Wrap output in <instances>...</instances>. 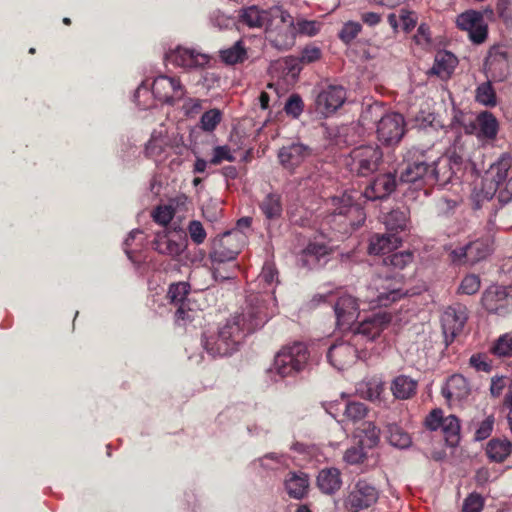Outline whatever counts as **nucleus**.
Returning a JSON list of instances; mask_svg holds the SVG:
<instances>
[{
	"label": "nucleus",
	"mask_w": 512,
	"mask_h": 512,
	"mask_svg": "<svg viewBox=\"0 0 512 512\" xmlns=\"http://www.w3.org/2000/svg\"><path fill=\"white\" fill-rule=\"evenodd\" d=\"M152 93L159 101L173 105L184 98L186 90L178 78L160 75L152 83Z\"/></svg>",
	"instance_id": "obj_15"
},
{
	"label": "nucleus",
	"mask_w": 512,
	"mask_h": 512,
	"mask_svg": "<svg viewBox=\"0 0 512 512\" xmlns=\"http://www.w3.org/2000/svg\"><path fill=\"white\" fill-rule=\"evenodd\" d=\"M492 353L499 357H506L512 354V334L506 333L500 336L494 343Z\"/></svg>",
	"instance_id": "obj_49"
},
{
	"label": "nucleus",
	"mask_w": 512,
	"mask_h": 512,
	"mask_svg": "<svg viewBox=\"0 0 512 512\" xmlns=\"http://www.w3.org/2000/svg\"><path fill=\"white\" fill-rule=\"evenodd\" d=\"M408 210L405 207L391 210L384 216V224L389 233L402 231L407 227Z\"/></svg>",
	"instance_id": "obj_35"
},
{
	"label": "nucleus",
	"mask_w": 512,
	"mask_h": 512,
	"mask_svg": "<svg viewBox=\"0 0 512 512\" xmlns=\"http://www.w3.org/2000/svg\"><path fill=\"white\" fill-rule=\"evenodd\" d=\"M189 236L193 243L196 245L202 244L207 236L203 224L198 220H192L187 227Z\"/></svg>",
	"instance_id": "obj_54"
},
{
	"label": "nucleus",
	"mask_w": 512,
	"mask_h": 512,
	"mask_svg": "<svg viewBox=\"0 0 512 512\" xmlns=\"http://www.w3.org/2000/svg\"><path fill=\"white\" fill-rule=\"evenodd\" d=\"M163 151V141L152 136L146 145V153L150 156H158Z\"/></svg>",
	"instance_id": "obj_63"
},
{
	"label": "nucleus",
	"mask_w": 512,
	"mask_h": 512,
	"mask_svg": "<svg viewBox=\"0 0 512 512\" xmlns=\"http://www.w3.org/2000/svg\"><path fill=\"white\" fill-rule=\"evenodd\" d=\"M402 279L390 275H377L372 278L368 291L370 295L366 301L373 306H388L401 299L406 291L402 287Z\"/></svg>",
	"instance_id": "obj_6"
},
{
	"label": "nucleus",
	"mask_w": 512,
	"mask_h": 512,
	"mask_svg": "<svg viewBox=\"0 0 512 512\" xmlns=\"http://www.w3.org/2000/svg\"><path fill=\"white\" fill-rule=\"evenodd\" d=\"M512 444L507 439H492L486 447L488 458L494 462H503L511 453Z\"/></svg>",
	"instance_id": "obj_34"
},
{
	"label": "nucleus",
	"mask_w": 512,
	"mask_h": 512,
	"mask_svg": "<svg viewBox=\"0 0 512 512\" xmlns=\"http://www.w3.org/2000/svg\"><path fill=\"white\" fill-rule=\"evenodd\" d=\"M457 27L468 32L469 39L475 44L483 43L488 35V27L481 12L467 10L456 18Z\"/></svg>",
	"instance_id": "obj_16"
},
{
	"label": "nucleus",
	"mask_w": 512,
	"mask_h": 512,
	"mask_svg": "<svg viewBox=\"0 0 512 512\" xmlns=\"http://www.w3.org/2000/svg\"><path fill=\"white\" fill-rule=\"evenodd\" d=\"M387 438L389 443L397 448L405 449L411 445L410 435L396 423L387 425Z\"/></svg>",
	"instance_id": "obj_40"
},
{
	"label": "nucleus",
	"mask_w": 512,
	"mask_h": 512,
	"mask_svg": "<svg viewBox=\"0 0 512 512\" xmlns=\"http://www.w3.org/2000/svg\"><path fill=\"white\" fill-rule=\"evenodd\" d=\"M361 434L360 443L369 448L376 446L380 439V430L373 422H363L362 427L358 429Z\"/></svg>",
	"instance_id": "obj_42"
},
{
	"label": "nucleus",
	"mask_w": 512,
	"mask_h": 512,
	"mask_svg": "<svg viewBox=\"0 0 512 512\" xmlns=\"http://www.w3.org/2000/svg\"><path fill=\"white\" fill-rule=\"evenodd\" d=\"M457 63V58L451 52L439 51L430 72L441 79H447L453 73Z\"/></svg>",
	"instance_id": "obj_30"
},
{
	"label": "nucleus",
	"mask_w": 512,
	"mask_h": 512,
	"mask_svg": "<svg viewBox=\"0 0 512 512\" xmlns=\"http://www.w3.org/2000/svg\"><path fill=\"white\" fill-rule=\"evenodd\" d=\"M491 251V241L488 238H480L452 250L450 257L454 263L473 265L485 259Z\"/></svg>",
	"instance_id": "obj_13"
},
{
	"label": "nucleus",
	"mask_w": 512,
	"mask_h": 512,
	"mask_svg": "<svg viewBox=\"0 0 512 512\" xmlns=\"http://www.w3.org/2000/svg\"><path fill=\"white\" fill-rule=\"evenodd\" d=\"M270 295L251 294L240 314H235L222 324L217 332L204 333L202 346L212 357L229 356L239 349L244 338L260 329L275 313Z\"/></svg>",
	"instance_id": "obj_1"
},
{
	"label": "nucleus",
	"mask_w": 512,
	"mask_h": 512,
	"mask_svg": "<svg viewBox=\"0 0 512 512\" xmlns=\"http://www.w3.org/2000/svg\"><path fill=\"white\" fill-rule=\"evenodd\" d=\"M397 182L395 175L385 173L378 175L365 191L356 190L345 191L340 196H334L330 199L331 206L334 207L332 219L335 222V229L345 233L358 228L365 220V213L358 202L361 197L368 200H377L388 197L396 188Z\"/></svg>",
	"instance_id": "obj_2"
},
{
	"label": "nucleus",
	"mask_w": 512,
	"mask_h": 512,
	"mask_svg": "<svg viewBox=\"0 0 512 512\" xmlns=\"http://www.w3.org/2000/svg\"><path fill=\"white\" fill-rule=\"evenodd\" d=\"M321 56L322 51L318 46L307 45L302 49L299 61L302 64H311L318 61Z\"/></svg>",
	"instance_id": "obj_59"
},
{
	"label": "nucleus",
	"mask_w": 512,
	"mask_h": 512,
	"mask_svg": "<svg viewBox=\"0 0 512 512\" xmlns=\"http://www.w3.org/2000/svg\"><path fill=\"white\" fill-rule=\"evenodd\" d=\"M460 428V420L455 415L444 417L441 431L450 446H455L459 442Z\"/></svg>",
	"instance_id": "obj_39"
},
{
	"label": "nucleus",
	"mask_w": 512,
	"mask_h": 512,
	"mask_svg": "<svg viewBox=\"0 0 512 512\" xmlns=\"http://www.w3.org/2000/svg\"><path fill=\"white\" fill-rule=\"evenodd\" d=\"M467 320L468 310L465 305L455 303L445 309L441 317V323L447 342H452L463 331Z\"/></svg>",
	"instance_id": "obj_17"
},
{
	"label": "nucleus",
	"mask_w": 512,
	"mask_h": 512,
	"mask_svg": "<svg viewBox=\"0 0 512 512\" xmlns=\"http://www.w3.org/2000/svg\"><path fill=\"white\" fill-rule=\"evenodd\" d=\"M258 461L266 469H277L287 464V457L284 454L268 453Z\"/></svg>",
	"instance_id": "obj_56"
},
{
	"label": "nucleus",
	"mask_w": 512,
	"mask_h": 512,
	"mask_svg": "<svg viewBox=\"0 0 512 512\" xmlns=\"http://www.w3.org/2000/svg\"><path fill=\"white\" fill-rule=\"evenodd\" d=\"M494 422L495 418L492 414L486 415L481 420L473 419L469 426L470 428H474L475 430L474 439L476 441H482L487 439L493 431Z\"/></svg>",
	"instance_id": "obj_41"
},
{
	"label": "nucleus",
	"mask_w": 512,
	"mask_h": 512,
	"mask_svg": "<svg viewBox=\"0 0 512 512\" xmlns=\"http://www.w3.org/2000/svg\"><path fill=\"white\" fill-rule=\"evenodd\" d=\"M152 244L158 253L173 258L181 255L186 249V239L180 233L166 230L157 232Z\"/></svg>",
	"instance_id": "obj_20"
},
{
	"label": "nucleus",
	"mask_w": 512,
	"mask_h": 512,
	"mask_svg": "<svg viewBox=\"0 0 512 512\" xmlns=\"http://www.w3.org/2000/svg\"><path fill=\"white\" fill-rule=\"evenodd\" d=\"M309 488L308 475L303 472H290L285 480V489L290 497L303 498Z\"/></svg>",
	"instance_id": "obj_31"
},
{
	"label": "nucleus",
	"mask_w": 512,
	"mask_h": 512,
	"mask_svg": "<svg viewBox=\"0 0 512 512\" xmlns=\"http://www.w3.org/2000/svg\"><path fill=\"white\" fill-rule=\"evenodd\" d=\"M345 100V89L340 85H331L318 95L316 104L323 114L328 115L340 108Z\"/></svg>",
	"instance_id": "obj_23"
},
{
	"label": "nucleus",
	"mask_w": 512,
	"mask_h": 512,
	"mask_svg": "<svg viewBox=\"0 0 512 512\" xmlns=\"http://www.w3.org/2000/svg\"><path fill=\"white\" fill-rule=\"evenodd\" d=\"M512 167L510 153H502L500 157L490 165L483 177V193L485 197L492 198L496 191L506 183L509 171Z\"/></svg>",
	"instance_id": "obj_11"
},
{
	"label": "nucleus",
	"mask_w": 512,
	"mask_h": 512,
	"mask_svg": "<svg viewBox=\"0 0 512 512\" xmlns=\"http://www.w3.org/2000/svg\"><path fill=\"white\" fill-rule=\"evenodd\" d=\"M400 244L401 238L396 233L374 234L370 237L368 252L374 255L386 254Z\"/></svg>",
	"instance_id": "obj_28"
},
{
	"label": "nucleus",
	"mask_w": 512,
	"mask_h": 512,
	"mask_svg": "<svg viewBox=\"0 0 512 512\" xmlns=\"http://www.w3.org/2000/svg\"><path fill=\"white\" fill-rule=\"evenodd\" d=\"M332 252V248L324 239H314L308 243L302 252L300 261L302 266L312 269L316 267L321 259Z\"/></svg>",
	"instance_id": "obj_24"
},
{
	"label": "nucleus",
	"mask_w": 512,
	"mask_h": 512,
	"mask_svg": "<svg viewBox=\"0 0 512 512\" xmlns=\"http://www.w3.org/2000/svg\"><path fill=\"white\" fill-rule=\"evenodd\" d=\"M309 148L301 143H292L279 150L278 158L286 169H294L309 156Z\"/></svg>",
	"instance_id": "obj_26"
},
{
	"label": "nucleus",
	"mask_w": 512,
	"mask_h": 512,
	"mask_svg": "<svg viewBox=\"0 0 512 512\" xmlns=\"http://www.w3.org/2000/svg\"><path fill=\"white\" fill-rule=\"evenodd\" d=\"M304 109L302 98L298 94H292L286 101L284 111L288 116L298 118Z\"/></svg>",
	"instance_id": "obj_51"
},
{
	"label": "nucleus",
	"mask_w": 512,
	"mask_h": 512,
	"mask_svg": "<svg viewBox=\"0 0 512 512\" xmlns=\"http://www.w3.org/2000/svg\"><path fill=\"white\" fill-rule=\"evenodd\" d=\"M275 7L263 9L257 5L245 6L239 9L237 24L241 28L250 30H266L270 22L274 21Z\"/></svg>",
	"instance_id": "obj_14"
},
{
	"label": "nucleus",
	"mask_w": 512,
	"mask_h": 512,
	"mask_svg": "<svg viewBox=\"0 0 512 512\" xmlns=\"http://www.w3.org/2000/svg\"><path fill=\"white\" fill-rule=\"evenodd\" d=\"M258 279L269 286H271L273 283H278V271L274 263L266 262L263 265L262 271Z\"/></svg>",
	"instance_id": "obj_60"
},
{
	"label": "nucleus",
	"mask_w": 512,
	"mask_h": 512,
	"mask_svg": "<svg viewBox=\"0 0 512 512\" xmlns=\"http://www.w3.org/2000/svg\"><path fill=\"white\" fill-rule=\"evenodd\" d=\"M221 60L228 65L243 63L247 58V50L241 40L233 46L220 51Z\"/></svg>",
	"instance_id": "obj_37"
},
{
	"label": "nucleus",
	"mask_w": 512,
	"mask_h": 512,
	"mask_svg": "<svg viewBox=\"0 0 512 512\" xmlns=\"http://www.w3.org/2000/svg\"><path fill=\"white\" fill-rule=\"evenodd\" d=\"M360 443L357 446L348 448L343 456V460L349 465H356L362 463L366 458V453Z\"/></svg>",
	"instance_id": "obj_55"
},
{
	"label": "nucleus",
	"mask_w": 512,
	"mask_h": 512,
	"mask_svg": "<svg viewBox=\"0 0 512 512\" xmlns=\"http://www.w3.org/2000/svg\"><path fill=\"white\" fill-rule=\"evenodd\" d=\"M174 216V209L169 206H158L152 213L154 221L160 225L166 226Z\"/></svg>",
	"instance_id": "obj_57"
},
{
	"label": "nucleus",
	"mask_w": 512,
	"mask_h": 512,
	"mask_svg": "<svg viewBox=\"0 0 512 512\" xmlns=\"http://www.w3.org/2000/svg\"><path fill=\"white\" fill-rule=\"evenodd\" d=\"M309 351L305 343L294 342L284 346L275 356L273 371L280 377L294 376L304 370Z\"/></svg>",
	"instance_id": "obj_5"
},
{
	"label": "nucleus",
	"mask_w": 512,
	"mask_h": 512,
	"mask_svg": "<svg viewBox=\"0 0 512 512\" xmlns=\"http://www.w3.org/2000/svg\"><path fill=\"white\" fill-rule=\"evenodd\" d=\"M362 26L358 22L345 23L339 32V38L346 44L351 43L360 33Z\"/></svg>",
	"instance_id": "obj_52"
},
{
	"label": "nucleus",
	"mask_w": 512,
	"mask_h": 512,
	"mask_svg": "<svg viewBox=\"0 0 512 512\" xmlns=\"http://www.w3.org/2000/svg\"><path fill=\"white\" fill-rule=\"evenodd\" d=\"M400 20L402 22L403 29L407 32L411 31L416 25V18L414 14L408 11H401Z\"/></svg>",
	"instance_id": "obj_64"
},
{
	"label": "nucleus",
	"mask_w": 512,
	"mask_h": 512,
	"mask_svg": "<svg viewBox=\"0 0 512 512\" xmlns=\"http://www.w3.org/2000/svg\"><path fill=\"white\" fill-rule=\"evenodd\" d=\"M493 80L487 79L486 82L479 84L475 90V101L486 107H495L497 105L496 91L492 86Z\"/></svg>",
	"instance_id": "obj_38"
},
{
	"label": "nucleus",
	"mask_w": 512,
	"mask_h": 512,
	"mask_svg": "<svg viewBox=\"0 0 512 512\" xmlns=\"http://www.w3.org/2000/svg\"><path fill=\"white\" fill-rule=\"evenodd\" d=\"M414 256L409 251H401L393 253L384 258L383 263L385 266H391L394 269H403L413 262Z\"/></svg>",
	"instance_id": "obj_45"
},
{
	"label": "nucleus",
	"mask_w": 512,
	"mask_h": 512,
	"mask_svg": "<svg viewBox=\"0 0 512 512\" xmlns=\"http://www.w3.org/2000/svg\"><path fill=\"white\" fill-rule=\"evenodd\" d=\"M391 316L387 313H377L363 320L352 335V341L359 344L360 340L373 341L387 327Z\"/></svg>",
	"instance_id": "obj_19"
},
{
	"label": "nucleus",
	"mask_w": 512,
	"mask_h": 512,
	"mask_svg": "<svg viewBox=\"0 0 512 512\" xmlns=\"http://www.w3.org/2000/svg\"><path fill=\"white\" fill-rule=\"evenodd\" d=\"M238 266L236 264H232L229 268H224L222 265H214L212 264V275L215 281H225L234 278L235 272Z\"/></svg>",
	"instance_id": "obj_58"
},
{
	"label": "nucleus",
	"mask_w": 512,
	"mask_h": 512,
	"mask_svg": "<svg viewBox=\"0 0 512 512\" xmlns=\"http://www.w3.org/2000/svg\"><path fill=\"white\" fill-rule=\"evenodd\" d=\"M322 24L316 20H306L299 18L293 20V30L296 35L312 37L318 34L321 30Z\"/></svg>",
	"instance_id": "obj_43"
},
{
	"label": "nucleus",
	"mask_w": 512,
	"mask_h": 512,
	"mask_svg": "<svg viewBox=\"0 0 512 512\" xmlns=\"http://www.w3.org/2000/svg\"><path fill=\"white\" fill-rule=\"evenodd\" d=\"M368 409L365 404L361 402H348L345 406L344 416L347 420L354 423L361 421L367 415Z\"/></svg>",
	"instance_id": "obj_47"
},
{
	"label": "nucleus",
	"mask_w": 512,
	"mask_h": 512,
	"mask_svg": "<svg viewBox=\"0 0 512 512\" xmlns=\"http://www.w3.org/2000/svg\"><path fill=\"white\" fill-rule=\"evenodd\" d=\"M418 383L407 375H398L392 381L390 390L395 399L408 400L417 392Z\"/></svg>",
	"instance_id": "obj_29"
},
{
	"label": "nucleus",
	"mask_w": 512,
	"mask_h": 512,
	"mask_svg": "<svg viewBox=\"0 0 512 512\" xmlns=\"http://www.w3.org/2000/svg\"><path fill=\"white\" fill-rule=\"evenodd\" d=\"M166 60L184 69L203 68L209 63V57L206 54L183 46H177L166 53Z\"/></svg>",
	"instance_id": "obj_18"
},
{
	"label": "nucleus",
	"mask_w": 512,
	"mask_h": 512,
	"mask_svg": "<svg viewBox=\"0 0 512 512\" xmlns=\"http://www.w3.org/2000/svg\"><path fill=\"white\" fill-rule=\"evenodd\" d=\"M363 126L376 125L377 139L383 145H395L400 142L405 134L404 117L396 112L387 111L381 102L367 105L360 116Z\"/></svg>",
	"instance_id": "obj_3"
},
{
	"label": "nucleus",
	"mask_w": 512,
	"mask_h": 512,
	"mask_svg": "<svg viewBox=\"0 0 512 512\" xmlns=\"http://www.w3.org/2000/svg\"><path fill=\"white\" fill-rule=\"evenodd\" d=\"M486 78L502 82L509 75V51L503 45L490 48L484 63Z\"/></svg>",
	"instance_id": "obj_12"
},
{
	"label": "nucleus",
	"mask_w": 512,
	"mask_h": 512,
	"mask_svg": "<svg viewBox=\"0 0 512 512\" xmlns=\"http://www.w3.org/2000/svg\"><path fill=\"white\" fill-rule=\"evenodd\" d=\"M382 160L383 152L378 145H361L350 152L345 165L352 174L366 177L378 170Z\"/></svg>",
	"instance_id": "obj_7"
},
{
	"label": "nucleus",
	"mask_w": 512,
	"mask_h": 512,
	"mask_svg": "<svg viewBox=\"0 0 512 512\" xmlns=\"http://www.w3.org/2000/svg\"><path fill=\"white\" fill-rule=\"evenodd\" d=\"M379 496L380 491L373 483L359 479L350 487L344 504L349 512H360L373 507Z\"/></svg>",
	"instance_id": "obj_9"
},
{
	"label": "nucleus",
	"mask_w": 512,
	"mask_h": 512,
	"mask_svg": "<svg viewBox=\"0 0 512 512\" xmlns=\"http://www.w3.org/2000/svg\"><path fill=\"white\" fill-rule=\"evenodd\" d=\"M478 135L486 139H494L498 132V122L495 116L488 112H482L477 116Z\"/></svg>",
	"instance_id": "obj_36"
},
{
	"label": "nucleus",
	"mask_w": 512,
	"mask_h": 512,
	"mask_svg": "<svg viewBox=\"0 0 512 512\" xmlns=\"http://www.w3.org/2000/svg\"><path fill=\"white\" fill-rule=\"evenodd\" d=\"M443 419V411L439 408L433 409L425 418V427L430 431H437L441 429Z\"/></svg>",
	"instance_id": "obj_61"
},
{
	"label": "nucleus",
	"mask_w": 512,
	"mask_h": 512,
	"mask_svg": "<svg viewBox=\"0 0 512 512\" xmlns=\"http://www.w3.org/2000/svg\"><path fill=\"white\" fill-rule=\"evenodd\" d=\"M279 20L273 27L270 22L265 30L266 40L278 51H287L295 44V31L293 30V17L279 7H275L274 20Z\"/></svg>",
	"instance_id": "obj_8"
},
{
	"label": "nucleus",
	"mask_w": 512,
	"mask_h": 512,
	"mask_svg": "<svg viewBox=\"0 0 512 512\" xmlns=\"http://www.w3.org/2000/svg\"><path fill=\"white\" fill-rule=\"evenodd\" d=\"M190 285L187 282H178L171 284L168 290L167 297L170 301L176 305L184 303L188 293Z\"/></svg>",
	"instance_id": "obj_48"
},
{
	"label": "nucleus",
	"mask_w": 512,
	"mask_h": 512,
	"mask_svg": "<svg viewBox=\"0 0 512 512\" xmlns=\"http://www.w3.org/2000/svg\"><path fill=\"white\" fill-rule=\"evenodd\" d=\"M259 209L267 220L279 219L282 215L283 206L281 195L270 192L259 202Z\"/></svg>",
	"instance_id": "obj_33"
},
{
	"label": "nucleus",
	"mask_w": 512,
	"mask_h": 512,
	"mask_svg": "<svg viewBox=\"0 0 512 512\" xmlns=\"http://www.w3.org/2000/svg\"><path fill=\"white\" fill-rule=\"evenodd\" d=\"M356 345L357 344L352 340L349 342L341 341L333 344L327 352L328 361L338 370L352 365L358 357V350L355 347Z\"/></svg>",
	"instance_id": "obj_21"
},
{
	"label": "nucleus",
	"mask_w": 512,
	"mask_h": 512,
	"mask_svg": "<svg viewBox=\"0 0 512 512\" xmlns=\"http://www.w3.org/2000/svg\"><path fill=\"white\" fill-rule=\"evenodd\" d=\"M483 499L479 494H470L463 503V512H481Z\"/></svg>",
	"instance_id": "obj_62"
},
{
	"label": "nucleus",
	"mask_w": 512,
	"mask_h": 512,
	"mask_svg": "<svg viewBox=\"0 0 512 512\" xmlns=\"http://www.w3.org/2000/svg\"><path fill=\"white\" fill-rule=\"evenodd\" d=\"M319 489L326 494H334L342 485L341 473L337 468L322 469L317 477Z\"/></svg>",
	"instance_id": "obj_32"
},
{
	"label": "nucleus",
	"mask_w": 512,
	"mask_h": 512,
	"mask_svg": "<svg viewBox=\"0 0 512 512\" xmlns=\"http://www.w3.org/2000/svg\"><path fill=\"white\" fill-rule=\"evenodd\" d=\"M480 289V279L477 275L470 274L463 278L458 292L465 295H473Z\"/></svg>",
	"instance_id": "obj_53"
},
{
	"label": "nucleus",
	"mask_w": 512,
	"mask_h": 512,
	"mask_svg": "<svg viewBox=\"0 0 512 512\" xmlns=\"http://www.w3.org/2000/svg\"><path fill=\"white\" fill-rule=\"evenodd\" d=\"M362 386L360 388L361 395L370 401L380 400L385 390L384 383L379 379H371L363 383Z\"/></svg>",
	"instance_id": "obj_44"
},
{
	"label": "nucleus",
	"mask_w": 512,
	"mask_h": 512,
	"mask_svg": "<svg viewBox=\"0 0 512 512\" xmlns=\"http://www.w3.org/2000/svg\"><path fill=\"white\" fill-rule=\"evenodd\" d=\"M470 393L471 388L468 381L460 374L452 375L442 389L443 396L454 403L467 399Z\"/></svg>",
	"instance_id": "obj_25"
},
{
	"label": "nucleus",
	"mask_w": 512,
	"mask_h": 512,
	"mask_svg": "<svg viewBox=\"0 0 512 512\" xmlns=\"http://www.w3.org/2000/svg\"><path fill=\"white\" fill-rule=\"evenodd\" d=\"M482 304L490 313H502L509 304L506 290L500 286L490 287L482 296Z\"/></svg>",
	"instance_id": "obj_27"
},
{
	"label": "nucleus",
	"mask_w": 512,
	"mask_h": 512,
	"mask_svg": "<svg viewBox=\"0 0 512 512\" xmlns=\"http://www.w3.org/2000/svg\"><path fill=\"white\" fill-rule=\"evenodd\" d=\"M446 165L445 159L428 162L425 155L422 154L411 162L407 161L405 167L400 171V182L412 184L415 189L446 182L449 180V173L442 172L443 166L446 167Z\"/></svg>",
	"instance_id": "obj_4"
},
{
	"label": "nucleus",
	"mask_w": 512,
	"mask_h": 512,
	"mask_svg": "<svg viewBox=\"0 0 512 512\" xmlns=\"http://www.w3.org/2000/svg\"><path fill=\"white\" fill-rule=\"evenodd\" d=\"M223 161H235L234 153L228 145L214 147L212 158L210 159V164L219 165Z\"/></svg>",
	"instance_id": "obj_50"
},
{
	"label": "nucleus",
	"mask_w": 512,
	"mask_h": 512,
	"mask_svg": "<svg viewBox=\"0 0 512 512\" xmlns=\"http://www.w3.org/2000/svg\"><path fill=\"white\" fill-rule=\"evenodd\" d=\"M334 311L337 326L340 329H347L357 319L359 315V305L353 296L343 294L338 297L334 305Z\"/></svg>",
	"instance_id": "obj_22"
},
{
	"label": "nucleus",
	"mask_w": 512,
	"mask_h": 512,
	"mask_svg": "<svg viewBox=\"0 0 512 512\" xmlns=\"http://www.w3.org/2000/svg\"><path fill=\"white\" fill-rule=\"evenodd\" d=\"M244 238V234L237 231L224 233L210 253L212 264L222 265L235 261L244 244Z\"/></svg>",
	"instance_id": "obj_10"
},
{
	"label": "nucleus",
	"mask_w": 512,
	"mask_h": 512,
	"mask_svg": "<svg viewBox=\"0 0 512 512\" xmlns=\"http://www.w3.org/2000/svg\"><path fill=\"white\" fill-rule=\"evenodd\" d=\"M221 119L222 113L219 109H210L201 116L199 127L205 132H212L221 122Z\"/></svg>",
	"instance_id": "obj_46"
}]
</instances>
